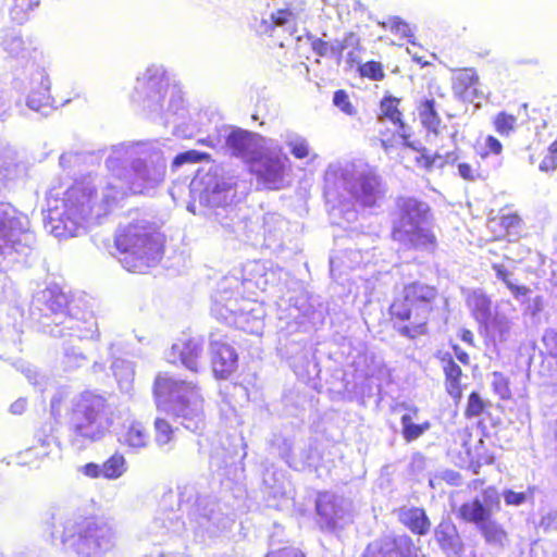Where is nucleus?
<instances>
[{
  "label": "nucleus",
  "instance_id": "nucleus-16",
  "mask_svg": "<svg viewBox=\"0 0 557 557\" xmlns=\"http://www.w3.org/2000/svg\"><path fill=\"white\" fill-rule=\"evenodd\" d=\"M201 355V344L191 337L180 339L171 347L172 362H180L194 373H197L200 369Z\"/></svg>",
  "mask_w": 557,
  "mask_h": 557
},
{
  "label": "nucleus",
  "instance_id": "nucleus-40",
  "mask_svg": "<svg viewBox=\"0 0 557 557\" xmlns=\"http://www.w3.org/2000/svg\"><path fill=\"white\" fill-rule=\"evenodd\" d=\"M358 73L361 77L371 81H382L385 77L383 65L374 60L359 64Z\"/></svg>",
  "mask_w": 557,
  "mask_h": 557
},
{
  "label": "nucleus",
  "instance_id": "nucleus-54",
  "mask_svg": "<svg viewBox=\"0 0 557 557\" xmlns=\"http://www.w3.org/2000/svg\"><path fill=\"white\" fill-rule=\"evenodd\" d=\"M289 13L285 10H280L276 12L275 15H273V20L276 25H283L287 22Z\"/></svg>",
  "mask_w": 557,
  "mask_h": 557
},
{
  "label": "nucleus",
  "instance_id": "nucleus-24",
  "mask_svg": "<svg viewBox=\"0 0 557 557\" xmlns=\"http://www.w3.org/2000/svg\"><path fill=\"white\" fill-rule=\"evenodd\" d=\"M530 162L542 172H553L557 169V138L545 149L540 144L530 147Z\"/></svg>",
  "mask_w": 557,
  "mask_h": 557
},
{
  "label": "nucleus",
  "instance_id": "nucleus-26",
  "mask_svg": "<svg viewBox=\"0 0 557 557\" xmlns=\"http://www.w3.org/2000/svg\"><path fill=\"white\" fill-rule=\"evenodd\" d=\"M419 409L417 407H412L409 409V412L401 416V435L407 443L419 438L431 428L430 421H424L419 424L413 423V418L417 417Z\"/></svg>",
  "mask_w": 557,
  "mask_h": 557
},
{
  "label": "nucleus",
  "instance_id": "nucleus-47",
  "mask_svg": "<svg viewBox=\"0 0 557 557\" xmlns=\"http://www.w3.org/2000/svg\"><path fill=\"white\" fill-rule=\"evenodd\" d=\"M485 150L480 152L481 158H486L490 154L498 156L503 152V145L500 140L494 135H487L484 139Z\"/></svg>",
  "mask_w": 557,
  "mask_h": 557
},
{
  "label": "nucleus",
  "instance_id": "nucleus-56",
  "mask_svg": "<svg viewBox=\"0 0 557 557\" xmlns=\"http://www.w3.org/2000/svg\"><path fill=\"white\" fill-rule=\"evenodd\" d=\"M521 108H523L524 110H527V109H528V103H525V102H524V103H522V104H521Z\"/></svg>",
  "mask_w": 557,
  "mask_h": 557
},
{
  "label": "nucleus",
  "instance_id": "nucleus-5",
  "mask_svg": "<svg viewBox=\"0 0 557 557\" xmlns=\"http://www.w3.org/2000/svg\"><path fill=\"white\" fill-rule=\"evenodd\" d=\"M500 506L499 495L495 487L484 491V502L473 498L461 504L458 518L467 523L474 524L484 540L488 543H499L506 537V531L493 519V509Z\"/></svg>",
  "mask_w": 557,
  "mask_h": 557
},
{
  "label": "nucleus",
  "instance_id": "nucleus-30",
  "mask_svg": "<svg viewBox=\"0 0 557 557\" xmlns=\"http://www.w3.org/2000/svg\"><path fill=\"white\" fill-rule=\"evenodd\" d=\"M492 125L499 136L509 137L519 127L518 116L506 110H502L494 115Z\"/></svg>",
  "mask_w": 557,
  "mask_h": 557
},
{
  "label": "nucleus",
  "instance_id": "nucleus-41",
  "mask_svg": "<svg viewBox=\"0 0 557 557\" xmlns=\"http://www.w3.org/2000/svg\"><path fill=\"white\" fill-rule=\"evenodd\" d=\"M387 27L389 29V32L394 35H396L399 39H404V40H407L409 42H411L412 38H413V33H412V29L410 27V25L403 21L401 18L399 17H392L389 21H388V24H387Z\"/></svg>",
  "mask_w": 557,
  "mask_h": 557
},
{
  "label": "nucleus",
  "instance_id": "nucleus-34",
  "mask_svg": "<svg viewBox=\"0 0 557 557\" xmlns=\"http://www.w3.org/2000/svg\"><path fill=\"white\" fill-rule=\"evenodd\" d=\"M490 403L475 391L468 395L467 404L463 409V417L468 420L480 417L488 411Z\"/></svg>",
  "mask_w": 557,
  "mask_h": 557
},
{
  "label": "nucleus",
  "instance_id": "nucleus-7",
  "mask_svg": "<svg viewBox=\"0 0 557 557\" xmlns=\"http://www.w3.org/2000/svg\"><path fill=\"white\" fill-rule=\"evenodd\" d=\"M107 409L108 403L104 397L91 393L82 394L70 414L71 429L74 434L79 437L92 438L94 428Z\"/></svg>",
  "mask_w": 557,
  "mask_h": 557
},
{
  "label": "nucleus",
  "instance_id": "nucleus-32",
  "mask_svg": "<svg viewBox=\"0 0 557 557\" xmlns=\"http://www.w3.org/2000/svg\"><path fill=\"white\" fill-rule=\"evenodd\" d=\"M317 512L321 517L326 528L333 530L337 527L339 508L332 499H318Z\"/></svg>",
  "mask_w": 557,
  "mask_h": 557
},
{
  "label": "nucleus",
  "instance_id": "nucleus-33",
  "mask_svg": "<svg viewBox=\"0 0 557 557\" xmlns=\"http://www.w3.org/2000/svg\"><path fill=\"white\" fill-rule=\"evenodd\" d=\"M434 537L442 548H450L457 539L456 525L449 519L442 520L434 530Z\"/></svg>",
  "mask_w": 557,
  "mask_h": 557
},
{
  "label": "nucleus",
  "instance_id": "nucleus-9",
  "mask_svg": "<svg viewBox=\"0 0 557 557\" xmlns=\"http://www.w3.org/2000/svg\"><path fill=\"white\" fill-rule=\"evenodd\" d=\"M209 350L212 374L216 380H227L238 367V355L235 349L224 341L219 329L209 334Z\"/></svg>",
  "mask_w": 557,
  "mask_h": 557
},
{
  "label": "nucleus",
  "instance_id": "nucleus-48",
  "mask_svg": "<svg viewBox=\"0 0 557 557\" xmlns=\"http://www.w3.org/2000/svg\"><path fill=\"white\" fill-rule=\"evenodd\" d=\"M431 157H434V166L445 168L448 164H454L458 160V156L454 151H448L445 154H440L437 152L431 153Z\"/></svg>",
  "mask_w": 557,
  "mask_h": 557
},
{
  "label": "nucleus",
  "instance_id": "nucleus-10",
  "mask_svg": "<svg viewBox=\"0 0 557 557\" xmlns=\"http://www.w3.org/2000/svg\"><path fill=\"white\" fill-rule=\"evenodd\" d=\"M391 236L407 249L433 251L437 245L436 235L425 222L416 223L407 227L394 225Z\"/></svg>",
  "mask_w": 557,
  "mask_h": 557
},
{
  "label": "nucleus",
  "instance_id": "nucleus-55",
  "mask_svg": "<svg viewBox=\"0 0 557 557\" xmlns=\"http://www.w3.org/2000/svg\"><path fill=\"white\" fill-rule=\"evenodd\" d=\"M198 144L202 145V146H207L209 148H215V144L210 136H208L206 138L198 139Z\"/></svg>",
  "mask_w": 557,
  "mask_h": 557
},
{
  "label": "nucleus",
  "instance_id": "nucleus-44",
  "mask_svg": "<svg viewBox=\"0 0 557 557\" xmlns=\"http://www.w3.org/2000/svg\"><path fill=\"white\" fill-rule=\"evenodd\" d=\"M457 169L459 176L467 182H474L483 177L479 164L474 166L468 162H460L457 164Z\"/></svg>",
  "mask_w": 557,
  "mask_h": 557
},
{
  "label": "nucleus",
  "instance_id": "nucleus-22",
  "mask_svg": "<svg viewBox=\"0 0 557 557\" xmlns=\"http://www.w3.org/2000/svg\"><path fill=\"white\" fill-rule=\"evenodd\" d=\"M377 188L379 180L376 176L362 175L358 178L351 195L362 207H373L377 201Z\"/></svg>",
  "mask_w": 557,
  "mask_h": 557
},
{
  "label": "nucleus",
  "instance_id": "nucleus-37",
  "mask_svg": "<svg viewBox=\"0 0 557 557\" xmlns=\"http://www.w3.org/2000/svg\"><path fill=\"white\" fill-rule=\"evenodd\" d=\"M492 391L495 395H497L502 400H509L512 397V393L510 389V381L509 377L504 373L494 371L492 373Z\"/></svg>",
  "mask_w": 557,
  "mask_h": 557
},
{
  "label": "nucleus",
  "instance_id": "nucleus-45",
  "mask_svg": "<svg viewBox=\"0 0 557 557\" xmlns=\"http://www.w3.org/2000/svg\"><path fill=\"white\" fill-rule=\"evenodd\" d=\"M510 331L509 321L507 319L494 320L492 324L491 335L493 341L505 342Z\"/></svg>",
  "mask_w": 557,
  "mask_h": 557
},
{
  "label": "nucleus",
  "instance_id": "nucleus-4",
  "mask_svg": "<svg viewBox=\"0 0 557 557\" xmlns=\"http://www.w3.org/2000/svg\"><path fill=\"white\" fill-rule=\"evenodd\" d=\"M89 211L87 194L72 187L48 209L46 225L55 237H72L76 235Z\"/></svg>",
  "mask_w": 557,
  "mask_h": 557
},
{
  "label": "nucleus",
  "instance_id": "nucleus-27",
  "mask_svg": "<svg viewBox=\"0 0 557 557\" xmlns=\"http://www.w3.org/2000/svg\"><path fill=\"white\" fill-rule=\"evenodd\" d=\"M27 106L34 111H41L57 106L50 95V81L44 76L38 89H33L27 98Z\"/></svg>",
  "mask_w": 557,
  "mask_h": 557
},
{
  "label": "nucleus",
  "instance_id": "nucleus-15",
  "mask_svg": "<svg viewBox=\"0 0 557 557\" xmlns=\"http://www.w3.org/2000/svg\"><path fill=\"white\" fill-rule=\"evenodd\" d=\"M444 373V386L446 393L454 399L455 403L460 401L463 394L461 384L462 370L455 361L450 352L440 351L436 356Z\"/></svg>",
  "mask_w": 557,
  "mask_h": 557
},
{
  "label": "nucleus",
  "instance_id": "nucleus-51",
  "mask_svg": "<svg viewBox=\"0 0 557 557\" xmlns=\"http://www.w3.org/2000/svg\"><path fill=\"white\" fill-rule=\"evenodd\" d=\"M82 473L91 479L103 478L102 466L96 462H88L82 467Z\"/></svg>",
  "mask_w": 557,
  "mask_h": 557
},
{
  "label": "nucleus",
  "instance_id": "nucleus-13",
  "mask_svg": "<svg viewBox=\"0 0 557 557\" xmlns=\"http://www.w3.org/2000/svg\"><path fill=\"white\" fill-rule=\"evenodd\" d=\"M29 234L27 227L22 225L17 219H2L0 216V252H22L29 248Z\"/></svg>",
  "mask_w": 557,
  "mask_h": 557
},
{
  "label": "nucleus",
  "instance_id": "nucleus-18",
  "mask_svg": "<svg viewBox=\"0 0 557 557\" xmlns=\"http://www.w3.org/2000/svg\"><path fill=\"white\" fill-rule=\"evenodd\" d=\"M2 48L10 58H21L26 63L35 61L37 55L42 57L34 40L17 35H7L2 40Z\"/></svg>",
  "mask_w": 557,
  "mask_h": 557
},
{
  "label": "nucleus",
  "instance_id": "nucleus-28",
  "mask_svg": "<svg viewBox=\"0 0 557 557\" xmlns=\"http://www.w3.org/2000/svg\"><path fill=\"white\" fill-rule=\"evenodd\" d=\"M497 222L507 236L521 238L527 235L524 221L516 211H502L497 216Z\"/></svg>",
  "mask_w": 557,
  "mask_h": 557
},
{
  "label": "nucleus",
  "instance_id": "nucleus-11",
  "mask_svg": "<svg viewBox=\"0 0 557 557\" xmlns=\"http://www.w3.org/2000/svg\"><path fill=\"white\" fill-rule=\"evenodd\" d=\"M509 242L502 240L499 244L486 247V258L495 272L496 277L510 290L515 298L525 297L530 295L531 289L527 285L515 284L511 281V272L505 267L503 261H513L507 253Z\"/></svg>",
  "mask_w": 557,
  "mask_h": 557
},
{
  "label": "nucleus",
  "instance_id": "nucleus-12",
  "mask_svg": "<svg viewBox=\"0 0 557 557\" xmlns=\"http://www.w3.org/2000/svg\"><path fill=\"white\" fill-rule=\"evenodd\" d=\"M450 85L454 96L459 100L472 103L483 97L480 75L474 67L453 70Z\"/></svg>",
  "mask_w": 557,
  "mask_h": 557
},
{
  "label": "nucleus",
  "instance_id": "nucleus-1",
  "mask_svg": "<svg viewBox=\"0 0 557 557\" xmlns=\"http://www.w3.org/2000/svg\"><path fill=\"white\" fill-rule=\"evenodd\" d=\"M438 288L416 280L405 283L387 308L388 321L396 332L417 339L430 332V323L438 311Z\"/></svg>",
  "mask_w": 557,
  "mask_h": 557
},
{
  "label": "nucleus",
  "instance_id": "nucleus-36",
  "mask_svg": "<svg viewBox=\"0 0 557 557\" xmlns=\"http://www.w3.org/2000/svg\"><path fill=\"white\" fill-rule=\"evenodd\" d=\"M210 162L211 156L208 152L187 150L176 154L172 161V169L176 170L185 163Z\"/></svg>",
  "mask_w": 557,
  "mask_h": 557
},
{
  "label": "nucleus",
  "instance_id": "nucleus-35",
  "mask_svg": "<svg viewBox=\"0 0 557 557\" xmlns=\"http://www.w3.org/2000/svg\"><path fill=\"white\" fill-rule=\"evenodd\" d=\"M40 0H13L10 8L11 18L22 23L28 18L29 12L38 8Z\"/></svg>",
  "mask_w": 557,
  "mask_h": 557
},
{
  "label": "nucleus",
  "instance_id": "nucleus-21",
  "mask_svg": "<svg viewBox=\"0 0 557 557\" xmlns=\"http://www.w3.org/2000/svg\"><path fill=\"white\" fill-rule=\"evenodd\" d=\"M421 126L428 132L437 135L442 125V119L433 97H425L416 104Z\"/></svg>",
  "mask_w": 557,
  "mask_h": 557
},
{
  "label": "nucleus",
  "instance_id": "nucleus-31",
  "mask_svg": "<svg viewBox=\"0 0 557 557\" xmlns=\"http://www.w3.org/2000/svg\"><path fill=\"white\" fill-rule=\"evenodd\" d=\"M103 479L116 480L121 478L127 470V462L124 455L120 451L112 454L102 462Z\"/></svg>",
  "mask_w": 557,
  "mask_h": 557
},
{
  "label": "nucleus",
  "instance_id": "nucleus-6",
  "mask_svg": "<svg viewBox=\"0 0 557 557\" xmlns=\"http://www.w3.org/2000/svg\"><path fill=\"white\" fill-rule=\"evenodd\" d=\"M379 120L392 123L397 132H383L381 134L380 143L385 151L396 147L398 138L401 140L403 146L413 148L411 141L410 126L407 124L404 111L401 110V98L384 95L379 102Z\"/></svg>",
  "mask_w": 557,
  "mask_h": 557
},
{
  "label": "nucleus",
  "instance_id": "nucleus-3",
  "mask_svg": "<svg viewBox=\"0 0 557 557\" xmlns=\"http://www.w3.org/2000/svg\"><path fill=\"white\" fill-rule=\"evenodd\" d=\"M153 395L158 404L168 406L174 417L183 419L186 429L196 431L203 422L205 399L197 383L159 374L153 382Z\"/></svg>",
  "mask_w": 557,
  "mask_h": 557
},
{
  "label": "nucleus",
  "instance_id": "nucleus-52",
  "mask_svg": "<svg viewBox=\"0 0 557 557\" xmlns=\"http://www.w3.org/2000/svg\"><path fill=\"white\" fill-rule=\"evenodd\" d=\"M450 347L454 351L455 358L462 366L468 367L470 364V355L456 343H450Z\"/></svg>",
  "mask_w": 557,
  "mask_h": 557
},
{
  "label": "nucleus",
  "instance_id": "nucleus-20",
  "mask_svg": "<svg viewBox=\"0 0 557 557\" xmlns=\"http://www.w3.org/2000/svg\"><path fill=\"white\" fill-rule=\"evenodd\" d=\"M399 522L414 535H426L431 529V521L422 507H401L398 510Z\"/></svg>",
  "mask_w": 557,
  "mask_h": 557
},
{
  "label": "nucleus",
  "instance_id": "nucleus-2",
  "mask_svg": "<svg viewBox=\"0 0 557 557\" xmlns=\"http://www.w3.org/2000/svg\"><path fill=\"white\" fill-rule=\"evenodd\" d=\"M114 246L123 268L129 272H141L159 262L164 246L152 226L144 221L120 226L114 235Z\"/></svg>",
  "mask_w": 557,
  "mask_h": 557
},
{
  "label": "nucleus",
  "instance_id": "nucleus-53",
  "mask_svg": "<svg viewBox=\"0 0 557 557\" xmlns=\"http://www.w3.org/2000/svg\"><path fill=\"white\" fill-rule=\"evenodd\" d=\"M459 338L468 344L469 346H474L475 345V341H474V334L471 330L469 329H461L459 331Z\"/></svg>",
  "mask_w": 557,
  "mask_h": 557
},
{
  "label": "nucleus",
  "instance_id": "nucleus-14",
  "mask_svg": "<svg viewBox=\"0 0 557 557\" xmlns=\"http://www.w3.org/2000/svg\"><path fill=\"white\" fill-rule=\"evenodd\" d=\"M259 139L260 137L251 132L236 128L227 135L225 144L232 156L240 158L249 166L250 159L262 150Z\"/></svg>",
  "mask_w": 557,
  "mask_h": 557
},
{
  "label": "nucleus",
  "instance_id": "nucleus-8",
  "mask_svg": "<svg viewBox=\"0 0 557 557\" xmlns=\"http://www.w3.org/2000/svg\"><path fill=\"white\" fill-rule=\"evenodd\" d=\"M288 170V158L261 152L250 159L249 172L257 177L262 186L270 190L284 187V180Z\"/></svg>",
  "mask_w": 557,
  "mask_h": 557
},
{
  "label": "nucleus",
  "instance_id": "nucleus-42",
  "mask_svg": "<svg viewBox=\"0 0 557 557\" xmlns=\"http://www.w3.org/2000/svg\"><path fill=\"white\" fill-rule=\"evenodd\" d=\"M103 524L99 523L95 518H85L79 523L78 535L81 537H94L98 536L99 532L103 530Z\"/></svg>",
  "mask_w": 557,
  "mask_h": 557
},
{
  "label": "nucleus",
  "instance_id": "nucleus-17",
  "mask_svg": "<svg viewBox=\"0 0 557 557\" xmlns=\"http://www.w3.org/2000/svg\"><path fill=\"white\" fill-rule=\"evenodd\" d=\"M398 221L394 225L410 226L424 223L430 216V207L413 197H400L396 202Z\"/></svg>",
  "mask_w": 557,
  "mask_h": 557
},
{
  "label": "nucleus",
  "instance_id": "nucleus-19",
  "mask_svg": "<svg viewBox=\"0 0 557 557\" xmlns=\"http://www.w3.org/2000/svg\"><path fill=\"white\" fill-rule=\"evenodd\" d=\"M124 182L133 194H144L153 183L148 164L144 160L132 162L124 174Z\"/></svg>",
  "mask_w": 557,
  "mask_h": 557
},
{
  "label": "nucleus",
  "instance_id": "nucleus-49",
  "mask_svg": "<svg viewBox=\"0 0 557 557\" xmlns=\"http://www.w3.org/2000/svg\"><path fill=\"white\" fill-rule=\"evenodd\" d=\"M289 148L296 159H305L309 156V146L304 139L289 143Z\"/></svg>",
  "mask_w": 557,
  "mask_h": 557
},
{
  "label": "nucleus",
  "instance_id": "nucleus-39",
  "mask_svg": "<svg viewBox=\"0 0 557 557\" xmlns=\"http://www.w3.org/2000/svg\"><path fill=\"white\" fill-rule=\"evenodd\" d=\"M342 42L345 44V48L347 47V44L354 46V50L348 52L346 57L348 67L352 69L355 65L359 66V64H361L359 54L362 50L359 37L355 33L350 32L346 34Z\"/></svg>",
  "mask_w": 557,
  "mask_h": 557
},
{
  "label": "nucleus",
  "instance_id": "nucleus-46",
  "mask_svg": "<svg viewBox=\"0 0 557 557\" xmlns=\"http://www.w3.org/2000/svg\"><path fill=\"white\" fill-rule=\"evenodd\" d=\"M411 149L419 152V156H417L414 159L416 164L426 172L432 171L434 168V157H431V153H429L428 149L425 147H417L414 145Z\"/></svg>",
  "mask_w": 557,
  "mask_h": 557
},
{
  "label": "nucleus",
  "instance_id": "nucleus-38",
  "mask_svg": "<svg viewBox=\"0 0 557 557\" xmlns=\"http://www.w3.org/2000/svg\"><path fill=\"white\" fill-rule=\"evenodd\" d=\"M154 441L158 445L169 444L174 438V429L170 422L163 418H157L153 422Z\"/></svg>",
  "mask_w": 557,
  "mask_h": 557
},
{
  "label": "nucleus",
  "instance_id": "nucleus-50",
  "mask_svg": "<svg viewBox=\"0 0 557 557\" xmlns=\"http://www.w3.org/2000/svg\"><path fill=\"white\" fill-rule=\"evenodd\" d=\"M506 505L508 506H519L527 500V495L524 492H515L512 490H506L503 493Z\"/></svg>",
  "mask_w": 557,
  "mask_h": 557
},
{
  "label": "nucleus",
  "instance_id": "nucleus-25",
  "mask_svg": "<svg viewBox=\"0 0 557 557\" xmlns=\"http://www.w3.org/2000/svg\"><path fill=\"white\" fill-rule=\"evenodd\" d=\"M466 304L476 321L486 323L492 318V300L486 294L474 290L467 296Z\"/></svg>",
  "mask_w": 557,
  "mask_h": 557
},
{
  "label": "nucleus",
  "instance_id": "nucleus-23",
  "mask_svg": "<svg viewBox=\"0 0 557 557\" xmlns=\"http://www.w3.org/2000/svg\"><path fill=\"white\" fill-rule=\"evenodd\" d=\"M120 443L132 449L145 448L150 443L148 428L140 421H132L124 428L119 438Z\"/></svg>",
  "mask_w": 557,
  "mask_h": 557
},
{
  "label": "nucleus",
  "instance_id": "nucleus-43",
  "mask_svg": "<svg viewBox=\"0 0 557 557\" xmlns=\"http://www.w3.org/2000/svg\"><path fill=\"white\" fill-rule=\"evenodd\" d=\"M333 103L347 115H354L356 113V109L350 102L347 91L344 89H338L334 92Z\"/></svg>",
  "mask_w": 557,
  "mask_h": 557
},
{
  "label": "nucleus",
  "instance_id": "nucleus-29",
  "mask_svg": "<svg viewBox=\"0 0 557 557\" xmlns=\"http://www.w3.org/2000/svg\"><path fill=\"white\" fill-rule=\"evenodd\" d=\"M308 40L310 41V47L312 51L319 57H329L333 55L336 58L339 63L343 58V52L345 50V44L339 41L336 45H333L322 38L315 36H308Z\"/></svg>",
  "mask_w": 557,
  "mask_h": 557
}]
</instances>
